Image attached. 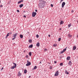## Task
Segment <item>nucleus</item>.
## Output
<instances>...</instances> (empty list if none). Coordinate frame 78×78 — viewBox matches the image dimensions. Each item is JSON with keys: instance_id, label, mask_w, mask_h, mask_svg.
Here are the masks:
<instances>
[{"instance_id": "obj_47", "label": "nucleus", "mask_w": 78, "mask_h": 78, "mask_svg": "<svg viewBox=\"0 0 78 78\" xmlns=\"http://www.w3.org/2000/svg\"><path fill=\"white\" fill-rule=\"evenodd\" d=\"M23 17H26V16H23Z\"/></svg>"}, {"instance_id": "obj_11", "label": "nucleus", "mask_w": 78, "mask_h": 78, "mask_svg": "<svg viewBox=\"0 0 78 78\" xmlns=\"http://www.w3.org/2000/svg\"><path fill=\"white\" fill-rule=\"evenodd\" d=\"M73 50H76V46H74L73 47Z\"/></svg>"}, {"instance_id": "obj_38", "label": "nucleus", "mask_w": 78, "mask_h": 78, "mask_svg": "<svg viewBox=\"0 0 78 78\" xmlns=\"http://www.w3.org/2000/svg\"><path fill=\"white\" fill-rule=\"evenodd\" d=\"M57 62H56V61H55V62H54V63H55V64H56V63Z\"/></svg>"}, {"instance_id": "obj_44", "label": "nucleus", "mask_w": 78, "mask_h": 78, "mask_svg": "<svg viewBox=\"0 0 78 78\" xmlns=\"http://www.w3.org/2000/svg\"><path fill=\"white\" fill-rule=\"evenodd\" d=\"M48 37H50V35L49 34V35H48Z\"/></svg>"}, {"instance_id": "obj_16", "label": "nucleus", "mask_w": 78, "mask_h": 78, "mask_svg": "<svg viewBox=\"0 0 78 78\" xmlns=\"http://www.w3.org/2000/svg\"><path fill=\"white\" fill-rule=\"evenodd\" d=\"M23 0H21V1H19V2H18V4H19V3H21V2H23Z\"/></svg>"}, {"instance_id": "obj_55", "label": "nucleus", "mask_w": 78, "mask_h": 78, "mask_svg": "<svg viewBox=\"0 0 78 78\" xmlns=\"http://www.w3.org/2000/svg\"><path fill=\"white\" fill-rule=\"evenodd\" d=\"M49 63V64H50V63Z\"/></svg>"}, {"instance_id": "obj_42", "label": "nucleus", "mask_w": 78, "mask_h": 78, "mask_svg": "<svg viewBox=\"0 0 78 78\" xmlns=\"http://www.w3.org/2000/svg\"><path fill=\"white\" fill-rule=\"evenodd\" d=\"M63 0H61L60 2H62V1H63Z\"/></svg>"}, {"instance_id": "obj_27", "label": "nucleus", "mask_w": 78, "mask_h": 78, "mask_svg": "<svg viewBox=\"0 0 78 78\" xmlns=\"http://www.w3.org/2000/svg\"><path fill=\"white\" fill-rule=\"evenodd\" d=\"M29 55L30 56H31V52H29Z\"/></svg>"}, {"instance_id": "obj_9", "label": "nucleus", "mask_w": 78, "mask_h": 78, "mask_svg": "<svg viewBox=\"0 0 78 78\" xmlns=\"http://www.w3.org/2000/svg\"><path fill=\"white\" fill-rule=\"evenodd\" d=\"M68 37H70V38H72V35H71L70 34H68Z\"/></svg>"}, {"instance_id": "obj_21", "label": "nucleus", "mask_w": 78, "mask_h": 78, "mask_svg": "<svg viewBox=\"0 0 78 78\" xmlns=\"http://www.w3.org/2000/svg\"><path fill=\"white\" fill-rule=\"evenodd\" d=\"M68 26L69 27H71V26H72V24H71V23L68 24Z\"/></svg>"}, {"instance_id": "obj_51", "label": "nucleus", "mask_w": 78, "mask_h": 78, "mask_svg": "<svg viewBox=\"0 0 78 78\" xmlns=\"http://www.w3.org/2000/svg\"><path fill=\"white\" fill-rule=\"evenodd\" d=\"M0 3H1V1H0Z\"/></svg>"}, {"instance_id": "obj_12", "label": "nucleus", "mask_w": 78, "mask_h": 78, "mask_svg": "<svg viewBox=\"0 0 78 78\" xmlns=\"http://www.w3.org/2000/svg\"><path fill=\"white\" fill-rule=\"evenodd\" d=\"M23 6V4H21L19 5V6H20V8H22Z\"/></svg>"}, {"instance_id": "obj_34", "label": "nucleus", "mask_w": 78, "mask_h": 78, "mask_svg": "<svg viewBox=\"0 0 78 78\" xmlns=\"http://www.w3.org/2000/svg\"><path fill=\"white\" fill-rule=\"evenodd\" d=\"M36 37H37V38H38V37H39V35H38V34H37L36 35Z\"/></svg>"}, {"instance_id": "obj_25", "label": "nucleus", "mask_w": 78, "mask_h": 78, "mask_svg": "<svg viewBox=\"0 0 78 78\" xmlns=\"http://www.w3.org/2000/svg\"><path fill=\"white\" fill-rule=\"evenodd\" d=\"M65 73H66V74H67V75H68L69 73V72L67 71V70H66Z\"/></svg>"}, {"instance_id": "obj_15", "label": "nucleus", "mask_w": 78, "mask_h": 78, "mask_svg": "<svg viewBox=\"0 0 78 78\" xmlns=\"http://www.w3.org/2000/svg\"><path fill=\"white\" fill-rule=\"evenodd\" d=\"M70 58L69 56H68L67 57L66 59L67 60H70Z\"/></svg>"}, {"instance_id": "obj_17", "label": "nucleus", "mask_w": 78, "mask_h": 78, "mask_svg": "<svg viewBox=\"0 0 78 78\" xmlns=\"http://www.w3.org/2000/svg\"><path fill=\"white\" fill-rule=\"evenodd\" d=\"M16 67H15L14 66H13L12 67H11V69H14V68H16Z\"/></svg>"}, {"instance_id": "obj_49", "label": "nucleus", "mask_w": 78, "mask_h": 78, "mask_svg": "<svg viewBox=\"0 0 78 78\" xmlns=\"http://www.w3.org/2000/svg\"><path fill=\"white\" fill-rule=\"evenodd\" d=\"M40 64H41V62H40Z\"/></svg>"}, {"instance_id": "obj_8", "label": "nucleus", "mask_w": 78, "mask_h": 78, "mask_svg": "<svg viewBox=\"0 0 78 78\" xmlns=\"http://www.w3.org/2000/svg\"><path fill=\"white\" fill-rule=\"evenodd\" d=\"M43 5L42 6V8H43V7H44V5H45V2L44 1L42 2V3Z\"/></svg>"}, {"instance_id": "obj_30", "label": "nucleus", "mask_w": 78, "mask_h": 78, "mask_svg": "<svg viewBox=\"0 0 78 78\" xmlns=\"http://www.w3.org/2000/svg\"><path fill=\"white\" fill-rule=\"evenodd\" d=\"M44 51H45V52L47 51V49L46 48H45L44 49Z\"/></svg>"}, {"instance_id": "obj_50", "label": "nucleus", "mask_w": 78, "mask_h": 78, "mask_svg": "<svg viewBox=\"0 0 78 78\" xmlns=\"http://www.w3.org/2000/svg\"><path fill=\"white\" fill-rule=\"evenodd\" d=\"M27 33H28L29 34V33H29V32H27Z\"/></svg>"}, {"instance_id": "obj_36", "label": "nucleus", "mask_w": 78, "mask_h": 78, "mask_svg": "<svg viewBox=\"0 0 78 78\" xmlns=\"http://www.w3.org/2000/svg\"><path fill=\"white\" fill-rule=\"evenodd\" d=\"M3 69V67H2L1 68V71H2V70Z\"/></svg>"}, {"instance_id": "obj_29", "label": "nucleus", "mask_w": 78, "mask_h": 78, "mask_svg": "<svg viewBox=\"0 0 78 78\" xmlns=\"http://www.w3.org/2000/svg\"><path fill=\"white\" fill-rule=\"evenodd\" d=\"M52 68H53V67H52V66H50V67H49V69H52Z\"/></svg>"}, {"instance_id": "obj_10", "label": "nucleus", "mask_w": 78, "mask_h": 78, "mask_svg": "<svg viewBox=\"0 0 78 78\" xmlns=\"http://www.w3.org/2000/svg\"><path fill=\"white\" fill-rule=\"evenodd\" d=\"M68 64L70 66H72V62H71V61H69V62L68 63Z\"/></svg>"}, {"instance_id": "obj_31", "label": "nucleus", "mask_w": 78, "mask_h": 78, "mask_svg": "<svg viewBox=\"0 0 78 78\" xmlns=\"http://www.w3.org/2000/svg\"><path fill=\"white\" fill-rule=\"evenodd\" d=\"M61 38H59L58 39V41L59 42L61 41Z\"/></svg>"}, {"instance_id": "obj_23", "label": "nucleus", "mask_w": 78, "mask_h": 78, "mask_svg": "<svg viewBox=\"0 0 78 78\" xmlns=\"http://www.w3.org/2000/svg\"><path fill=\"white\" fill-rule=\"evenodd\" d=\"M57 46V44H54L53 45V46L55 47Z\"/></svg>"}, {"instance_id": "obj_3", "label": "nucleus", "mask_w": 78, "mask_h": 78, "mask_svg": "<svg viewBox=\"0 0 78 78\" xmlns=\"http://www.w3.org/2000/svg\"><path fill=\"white\" fill-rule=\"evenodd\" d=\"M36 15V12H33L32 14V17H35V16Z\"/></svg>"}, {"instance_id": "obj_40", "label": "nucleus", "mask_w": 78, "mask_h": 78, "mask_svg": "<svg viewBox=\"0 0 78 78\" xmlns=\"http://www.w3.org/2000/svg\"><path fill=\"white\" fill-rule=\"evenodd\" d=\"M16 39V38L14 37L12 39V40H14V39Z\"/></svg>"}, {"instance_id": "obj_24", "label": "nucleus", "mask_w": 78, "mask_h": 78, "mask_svg": "<svg viewBox=\"0 0 78 78\" xmlns=\"http://www.w3.org/2000/svg\"><path fill=\"white\" fill-rule=\"evenodd\" d=\"M37 69V66H35L33 69V70H35V69Z\"/></svg>"}, {"instance_id": "obj_6", "label": "nucleus", "mask_w": 78, "mask_h": 78, "mask_svg": "<svg viewBox=\"0 0 78 78\" xmlns=\"http://www.w3.org/2000/svg\"><path fill=\"white\" fill-rule=\"evenodd\" d=\"M66 50H67V48H66L64 49L63 50V51H61V53H64V51H66Z\"/></svg>"}, {"instance_id": "obj_13", "label": "nucleus", "mask_w": 78, "mask_h": 78, "mask_svg": "<svg viewBox=\"0 0 78 78\" xmlns=\"http://www.w3.org/2000/svg\"><path fill=\"white\" fill-rule=\"evenodd\" d=\"M36 45L37 47H39L40 46V44H39V43H38Z\"/></svg>"}, {"instance_id": "obj_18", "label": "nucleus", "mask_w": 78, "mask_h": 78, "mask_svg": "<svg viewBox=\"0 0 78 78\" xmlns=\"http://www.w3.org/2000/svg\"><path fill=\"white\" fill-rule=\"evenodd\" d=\"M27 69H24V73L25 74L27 73Z\"/></svg>"}, {"instance_id": "obj_46", "label": "nucleus", "mask_w": 78, "mask_h": 78, "mask_svg": "<svg viewBox=\"0 0 78 78\" xmlns=\"http://www.w3.org/2000/svg\"><path fill=\"white\" fill-rule=\"evenodd\" d=\"M10 34H12V32H10Z\"/></svg>"}, {"instance_id": "obj_39", "label": "nucleus", "mask_w": 78, "mask_h": 78, "mask_svg": "<svg viewBox=\"0 0 78 78\" xmlns=\"http://www.w3.org/2000/svg\"><path fill=\"white\" fill-rule=\"evenodd\" d=\"M17 12H19V10H17Z\"/></svg>"}, {"instance_id": "obj_20", "label": "nucleus", "mask_w": 78, "mask_h": 78, "mask_svg": "<svg viewBox=\"0 0 78 78\" xmlns=\"http://www.w3.org/2000/svg\"><path fill=\"white\" fill-rule=\"evenodd\" d=\"M13 64H14L15 67H17V64L15 63H13Z\"/></svg>"}, {"instance_id": "obj_1", "label": "nucleus", "mask_w": 78, "mask_h": 78, "mask_svg": "<svg viewBox=\"0 0 78 78\" xmlns=\"http://www.w3.org/2000/svg\"><path fill=\"white\" fill-rule=\"evenodd\" d=\"M31 65V62L28 61L27 60V64H26V66H29Z\"/></svg>"}, {"instance_id": "obj_48", "label": "nucleus", "mask_w": 78, "mask_h": 78, "mask_svg": "<svg viewBox=\"0 0 78 78\" xmlns=\"http://www.w3.org/2000/svg\"><path fill=\"white\" fill-rule=\"evenodd\" d=\"M71 12H73V10H72Z\"/></svg>"}, {"instance_id": "obj_19", "label": "nucleus", "mask_w": 78, "mask_h": 78, "mask_svg": "<svg viewBox=\"0 0 78 78\" xmlns=\"http://www.w3.org/2000/svg\"><path fill=\"white\" fill-rule=\"evenodd\" d=\"M64 23V21H62L60 22V24L61 25H62V24H63Z\"/></svg>"}, {"instance_id": "obj_26", "label": "nucleus", "mask_w": 78, "mask_h": 78, "mask_svg": "<svg viewBox=\"0 0 78 78\" xmlns=\"http://www.w3.org/2000/svg\"><path fill=\"white\" fill-rule=\"evenodd\" d=\"M29 42L30 43H31V42H32V41H31V39H29Z\"/></svg>"}, {"instance_id": "obj_37", "label": "nucleus", "mask_w": 78, "mask_h": 78, "mask_svg": "<svg viewBox=\"0 0 78 78\" xmlns=\"http://www.w3.org/2000/svg\"><path fill=\"white\" fill-rule=\"evenodd\" d=\"M0 8H2V7H3V5H0Z\"/></svg>"}, {"instance_id": "obj_4", "label": "nucleus", "mask_w": 78, "mask_h": 78, "mask_svg": "<svg viewBox=\"0 0 78 78\" xmlns=\"http://www.w3.org/2000/svg\"><path fill=\"white\" fill-rule=\"evenodd\" d=\"M66 5V3L65 2H62V8H64V5Z\"/></svg>"}, {"instance_id": "obj_45", "label": "nucleus", "mask_w": 78, "mask_h": 78, "mask_svg": "<svg viewBox=\"0 0 78 78\" xmlns=\"http://www.w3.org/2000/svg\"><path fill=\"white\" fill-rule=\"evenodd\" d=\"M62 30V29H61V28H60L59 29V30Z\"/></svg>"}, {"instance_id": "obj_33", "label": "nucleus", "mask_w": 78, "mask_h": 78, "mask_svg": "<svg viewBox=\"0 0 78 78\" xmlns=\"http://www.w3.org/2000/svg\"><path fill=\"white\" fill-rule=\"evenodd\" d=\"M26 58H28V55H26Z\"/></svg>"}, {"instance_id": "obj_2", "label": "nucleus", "mask_w": 78, "mask_h": 78, "mask_svg": "<svg viewBox=\"0 0 78 78\" xmlns=\"http://www.w3.org/2000/svg\"><path fill=\"white\" fill-rule=\"evenodd\" d=\"M58 75H59V71L57 70L55 73L54 76H58Z\"/></svg>"}, {"instance_id": "obj_52", "label": "nucleus", "mask_w": 78, "mask_h": 78, "mask_svg": "<svg viewBox=\"0 0 78 78\" xmlns=\"http://www.w3.org/2000/svg\"><path fill=\"white\" fill-rule=\"evenodd\" d=\"M77 23H78V20H77Z\"/></svg>"}, {"instance_id": "obj_5", "label": "nucleus", "mask_w": 78, "mask_h": 78, "mask_svg": "<svg viewBox=\"0 0 78 78\" xmlns=\"http://www.w3.org/2000/svg\"><path fill=\"white\" fill-rule=\"evenodd\" d=\"M17 34H18L17 33H16L15 34H13V37H15L16 38Z\"/></svg>"}, {"instance_id": "obj_35", "label": "nucleus", "mask_w": 78, "mask_h": 78, "mask_svg": "<svg viewBox=\"0 0 78 78\" xmlns=\"http://www.w3.org/2000/svg\"><path fill=\"white\" fill-rule=\"evenodd\" d=\"M51 7H53V4H51Z\"/></svg>"}, {"instance_id": "obj_7", "label": "nucleus", "mask_w": 78, "mask_h": 78, "mask_svg": "<svg viewBox=\"0 0 78 78\" xmlns=\"http://www.w3.org/2000/svg\"><path fill=\"white\" fill-rule=\"evenodd\" d=\"M21 75H22V73H20V72L19 71L18 74V76H21Z\"/></svg>"}, {"instance_id": "obj_32", "label": "nucleus", "mask_w": 78, "mask_h": 78, "mask_svg": "<svg viewBox=\"0 0 78 78\" xmlns=\"http://www.w3.org/2000/svg\"><path fill=\"white\" fill-rule=\"evenodd\" d=\"M9 33H8L7 34V36H9Z\"/></svg>"}, {"instance_id": "obj_56", "label": "nucleus", "mask_w": 78, "mask_h": 78, "mask_svg": "<svg viewBox=\"0 0 78 78\" xmlns=\"http://www.w3.org/2000/svg\"><path fill=\"white\" fill-rule=\"evenodd\" d=\"M24 12H25V11H24Z\"/></svg>"}, {"instance_id": "obj_43", "label": "nucleus", "mask_w": 78, "mask_h": 78, "mask_svg": "<svg viewBox=\"0 0 78 78\" xmlns=\"http://www.w3.org/2000/svg\"><path fill=\"white\" fill-rule=\"evenodd\" d=\"M37 9H35V12H37Z\"/></svg>"}, {"instance_id": "obj_54", "label": "nucleus", "mask_w": 78, "mask_h": 78, "mask_svg": "<svg viewBox=\"0 0 78 78\" xmlns=\"http://www.w3.org/2000/svg\"><path fill=\"white\" fill-rule=\"evenodd\" d=\"M30 76H29V78H30Z\"/></svg>"}, {"instance_id": "obj_41", "label": "nucleus", "mask_w": 78, "mask_h": 78, "mask_svg": "<svg viewBox=\"0 0 78 78\" xmlns=\"http://www.w3.org/2000/svg\"><path fill=\"white\" fill-rule=\"evenodd\" d=\"M8 36H7L6 35V36L5 37V39H7V38L8 37Z\"/></svg>"}, {"instance_id": "obj_14", "label": "nucleus", "mask_w": 78, "mask_h": 78, "mask_svg": "<svg viewBox=\"0 0 78 78\" xmlns=\"http://www.w3.org/2000/svg\"><path fill=\"white\" fill-rule=\"evenodd\" d=\"M33 46V44H31L29 46V48H32Z\"/></svg>"}, {"instance_id": "obj_22", "label": "nucleus", "mask_w": 78, "mask_h": 78, "mask_svg": "<svg viewBox=\"0 0 78 78\" xmlns=\"http://www.w3.org/2000/svg\"><path fill=\"white\" fill-rule=\"evenodd\" d=\"M20 37L21 38V39H22V38H23V35L20 34Z\"/></svg>"}, {"instance_id": "obj_28", "label": "nucleus", "mask_w": 78, "mask_h": 78, "mask_svg": "<svg viewBox=\"0 0 78 78\" xmlns=\"http://www.w3.org/2000/svg\"><path fill=\"white\" fill-rule=\"evenodd\" d=\"M60 65L61 66H63V63H61L60 64Z\"/></svg>"}, {"instance_id": "obj_53", "label": "nucleus", "mask_w": 78, "mask_h": 78, "mask_svg": "<svg viewBox=\"0 0 78 78\" xmlns=\"http://www.w3.org/2000/svg\"><path fill=\"white\" fill-rule=\"evenodd\" d=\"M0 65H1V63H0Z\"/></svg>"}]
</instances>
